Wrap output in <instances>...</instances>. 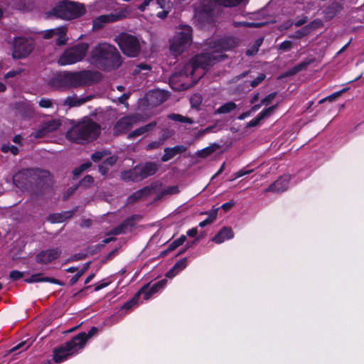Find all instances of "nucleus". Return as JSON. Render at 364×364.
I'll list each match as a JSON object with an SVG mask.
<instances>
[{
    "label": "nucleus",
    "mask_w": 364,
    "mask_h": 364,
    "mask_svg": "<svg viewBox=\"0 0 364 364\" xmlns=\"http://www.w3.org/2000/svg\"><path fill=\"white\" fill-rule=\"evenodd\" d=\"M90 62L108 70H115L122 64L121 56L117 49L108 43H99L90 53Z\"/></svg>",
    "instance_id": "1"
},
{
    "label": "nucleus",
    "mask_w": 364,
    "mask_h": 364,
    "mask_svg": "<svg viewBox=\"0 0 364 364\" xmlns=\"http://www.w3.org/2000/svg\"><path fill=\"white\" fill-rule=\"evenodd\" d=\"M95 80V74L90 70L65 72L58 75L53 80L55 88H77L87 86Z\"/></svg>",
    "instance_id": "2"
},
{
    "label": "nucleus",
    "mask_w": 364,
    "mask_h": 364,
    "mask_svg": "<svg viewBox=\"0 0 364 364\" xmlns=\"http://www.w3.org/2000/svg\"><path fill=\"white\" fill-rule=\"evenodd\" d=\"M100 133L98 124L90 119H85L72 127L66 133V138L70 141L83 144L95 140Z\"/></svg>",
    "instance_id": "3"
},
{
    "label": "nucleus",
    "mask_w": 364,
    "mask_h": 364,
    "mask_svg": "<svg viewBox=\"0 0 364 364\" xmlns=\"http://www.w3.org/2000/svg\"><path fill=\"white\" fill-rule=\"evenodd\" d=\"M218 55H210V53L197 55L184 65L181 75L190 76L193 82L196 83L204 75V70L213 65L218 60Z\"/></svg>",
    "instance_id": "4"
},
{
    "label": "nucleus",
    "mask_w": 364,
    "mask_h": 364,
    "mask_svg": "<svg viewBox=\"0 0 364 364\" xmlns=\"http://www.w3.org/2000/svg\"><path fill=\"white\" fill-rule=\"evenodd\" d=\"M85 13L83 4L69 1L59 2L51 11L46 12L47 18L55 17L63 20H72L82 16Z\"/></svg>",
    "instance_id": "5"
},
{
    "label": "nucleus",
    "mask_w": 364,
    "mask_h": 364,
    "mask_svg": "<svg viewBox=\"0 0 364 364\" xmlns=\"http://www.w3.org/2000/svg\"><path fill=\"white\" fill-rule=\"evenodd\" d=\"M192 43V28L188 25H181L176 28L174 35L169 41V50L172 55L178 56L186 50Z\"/></svg>",
    "instance_id": "6"
},
{
    "label": "nucleus",
    "mask_w": 364,
    "mask_h": 364,
    "mask_svg": "<svg viewBox=\"0 0 364 364\" xmlns=\"http://www.w3.org/2000/svg\"><path fill=\"white\" fill-rule=\"evenodd\" d=\"M48 172L39 169L22 170L13 176L15 185L20 188H28L29 186L39 184Z\"/></svg>",
    "instance_id": "7"
},
{
    "label": "nucleus",
    "mask_w": 364,
    "mask_h": 364,
    "mask_svg": "<svg viewBox=\"0 0 364 364\" xmlns=\"http://www.w3.org/2000/svg\"><path fill=\"white\" fill-rule=\"evenodd\" d=\"M83 334H77L73 338L53 350V360L60 363L82 349Z\"/></svg>",
    "instance_id": "8"
},
{
    "label": "nucleus",
    "mask_w": 364,
    "mask_h": 364,
    "mask_svg": "<svg viewBox=\"0 0 364 364\" xmlns=\"http://www.w3.org/2000/svg\"><path fill=\"white\" fill-rule=\"evenodd\" d=\"M159 164L149 162L135 166L133 169L124 171L122 173L124 180L139 181L142 179L154 175L159 169Z\"/></svg>",
    "instance_id": "9"
},
{
    "label": "nucleus",
    "mask_w": 364,
    "mask_h": 364,
    "mask_svg": "<svg viewBox=\"0 0 364 364\" xmlns=\"http://www.w3.org/2000/svg\"><path fill=\"white\" fill-rule=\"evenodd\" d=\"M88 49V44L80 43L64 51L58 59L61 65H71L81 61L85 56Z\"/></svg>",
    "instance_id": "10"
},
{
    "label": "nucleus",
    "mask_w": 364,
    "mask_h": 364,
    "mask_svg": "<svg viewBox=\"0 0 364 364\" xmlns=\"http://www.w3.org/2000/svg\"><path fill=\"white\" fill-rule=\"evenodd\" d=\"M117 43L122 53L128 57L135 58L140 53L141 41L134 36L122 33L118 37Z\"/></svg>",
    "instance_id": "11"
},
{
    "label": "nucleus",
    "mask_w": 364,
    "mask_h": 364,
    "mask_svg": "<svg viewBox=\"0 0 364 364\" xmlns=\"http://www.w3.org/2000/svg\"><path fill=\"white\" fill-rule=\"evenodd\" d=\"M216 5L213 0H201L195 9L194 20L200 25H203L212 20Z\"/></svg>",
    "instance_id": "12"
},
{
    "label": "nucleus",
    "mask_w": 364,
    "mask_h": 364,
    "mask_svg": "<svg viewBox=\"0 0 364 364\" xmlns=\"http://www.w3.org/2000/svg\"><path fill=\"white\" fill-rule=\"evenodd\" d=\"M13 57L22 58L28 56L33 49L31 39L23 37H17L14 39Z\"/></svg>",
    "instance_id": "13"
},
{
    "label": "nucleus",
    "mask_w": 364,
    "mask_h": 364,
    "mask_svg": "<svg viewBox=\"0 0 364 364\" xmlns=\"http://www.w3.org/2000/svg\"><path fill=\"white\" fill-rule=\"evenodd\" d=\"M127 15L128 11L126 10H122L116 14L101 15L93 20V28L100 29L106 23L123 19L126 18Z\"/></svg>",
    "instance_id": "14"
},
{
    "label": "nucleus",
    "mask_w": 364,
    "mask_h": 364,
    "mask_svg": "<svg viewBox=\"0 0 364 364\" xmlns=\"http://www.w3.org/2000/svg\"><path fill=\"white\" fill-rule=\"evenodd\" d=\"M61 125L59 119H51L42 123L38 129L33 132L31 135L35 139H40L47 136L48 134L57 130Z\"/></svg>",
    "instance_id": "15"
},
{
    "label": "nucleus",
    "mask_w": 364,
    "mask_h": 364,
    "mask_svg": "<svg viewBox=\"0 0 364 364\" xmlns=\"http://www.w3.org/2000/svg\"><path fill=\"white\" fill-rule=\"evenodd\" d=\"M237 45L238 41L235 38H228L226 39L220 41L217 43H215V45L211 47L213 49V50L212 52H210L209 53L210 54V55H218L219 57L217 61H219L222 58V55L219 54L220 50H230L236 47Z\"/></svg>",
    "instance_id": "16"
},
{
    "label": "nucleus",
    "mask_w": 364,
    "mask_h": 364,
    "mask_svg": "<svg viewBox=\"0 0 364 364\" xmlns=\"http://www.w3.org/2000/svg\"><path fill=\"white\" fill-rule=\"evenodd\" d=\"M139 121V117L136 115H131L120 119L114 127V132L116 134L123 133L131 129L134 124Z\"/></svg>",
    "instance_id": "17"
},
{
    "label": "nucleus",
    "mask_w": 364,
    "mask_h": 364,
    "mask_svg": "<svg viewBox=\"0 0 364 364\" xmlns=\"http://www.w3.org/2000/svg\"><path fill=\"white\" fill-rule=\"evenodd\" d=\"M166 284V279H162L151 286H144L136 294H139V296L143 294L144 300H149L153 294L157 293L160 289H162Z\"/></svg>",
    "instance_id": "18"
},
{
    "label": "nucleus",
    "mask_w": 364,
    "mask_h": 364,
    "mask_svg": "<svg viewBox=\"0 0 364 364\" xmlns=\"http://www.w3.org/2000/svg\"><path fill=\"white\" fill-rule=\"evenodd\" d=\"M61 251L58 248L47 250L38 253L36 257V260L40 264H48L57 259Z\"/></svg>",
    "instance_id": "19"
},
{
    "label": "nucleus",
    "mask_w": 364,
    "mask_h": 364,
    "mask_svg": "<svg viewBox=\"0 0 364 364\" xmlns=\"http://www.w3.org/2000/svg\"><path fill=\"white\" fill-rule=\"evenodd\" d=\"M290 181V176L284 175L278 178L274 183L271 184L266 190L265 192H273L279 193L287 190L289 183Z\"/></svg>",
    "instance_id": "20"
},
{
    "label": "nucleus",
    "mask_w": 364,
    "mask_h": 364,
    "mask_svg": "<svg viewBox=\"0 0 364 364\" xmlns=\"http://www.w3.org/2000/svg\"><path fill=\"white\" fill-rule=\"evenodd\" d=\"M277 107V105H275L271 106V107L264 109L255 119L250 121L247 124L246 127H256V126L259 125L260 122L262 119L269 117L273 113V112L276 109Z\"/></svg>",
    "instance_id": "21"
},
{
    "label": "nucleus",
    "mask_w": 364,
    "mask_h": 364,
    "mask_svg": "<svg viewBox=\"0 0 364 364\" xmlns=\"http://www.w3.org/2000/svg\"><path fill=\"white\" fill-rule=\"evenodd\" d=\"M167 99V95L162 90H153L147 95V100L152 105L163 103Z\"/></svg>",
    "instance_id": "22"
},
{
    "label": "nucleus",
    "mask_w": 364,
    "mask_h": 364,
    "mask_svg": "<svg viewBox=\"0 0 364 364\" xmlns=\"http://www.w3.org/2000/svg\"><path fill=\"white\" fill-rule=\"evenodd\" d=\"M186 149V147L182 145H178L171 148H165L164 154L161 157V161L163 162H166L173 159L177 154L185 152Z\"/></svg>",
    "instance_id": "23"
},
{
    "label": "nucleus",
    "mask_w": 364,
    "mask_h": 364,
    "mask_svg": "<svg viewBox=\"0 0 364 364\" xmlns=\"http://www.w3.org/2000/svg\"><path fill=\"white\" fill-rule=\"evenodd\" d=\"M234 233L230 228H223L212 239V241L217 244L223 243L226 240L232 239Z\"/></svg>",
    "instance_id": "24"
},
{
    "label": "nucleus",
    "mask_w": 364,
    "mask_h": 364,
    "mask_svg": "<svg viewBox=\"0 0 364 364\" xmlns=\"http://www.w3.org/2000/svg\"><path fill=\"white\" fill-rule=\"evenodd\" d=\"M154 3H156L159 8L162 9L161 11L158 12L156 16L159 18H165L168 13L171 11L172 9V3L170 0H155Z\"/></svg>",
    "instance_id": "25"
},
{
    "label": "nucleus",
    "mask_w": 364,
    "mask_h": 364,
    "mask_svg": "<svg viewBox=\"0 0 364 364\" xmlns=\"http://www.w3.org/2000/svg\"><path fill=\"white\" fill-rule=\"evenodd\" d=\"M92 97H93L92 95H89V96L84 97H77L76 96H70V97H68L65 100L64 104L70 107H78V106H80V105L86 103L87 102L91 100L92 99Z\"/></svg>",
    "instance_id": "26"
},
{
    "label": "nucleus",
    "mask_w": 364,
    "mask_h": 364,
    "mask_svg": "<svg viewBox=\"0 0 364 364\" xmlns=\"http://www.w3.org/2000/svg\"><path fill=\"white\" fill-rule=\"evenodd\" d=\"M156 122H151L149 124L141 127L133 132H130L128 135V138L132 139H134L139 136H141L151 130H152L156 127Z\"/></svg>",
    "instance_id": "27"
},
{
    "label": "nucleus",
    "mask_w": 364,
    "mask_h": 364,
    "mask_svg": "<svg viewBox=\"0 0 364 364\" xmlns=\"http://www.w3.org/2000/svg\"><path fill=\"white\" fill-rule=\"evenodd\" d=\"M73 211H64L60 213H56L50 215L48 216V220L51 223H63L65 220L70 218L73 215Z\"/></svg>",
    "instance_id": "28"
},
{
    "label": "nucleus",
    "mask_w": 364,
    "mask_h": 364,
    "mask_svg": "<svg viewBox=\"0 0 364 364\" xmlns=\"http://www.w3.org/2000/svg\"><path fill=\"white\" fill-rule=\"evenodd\" d=\"M187 265V260L183 258L177 262L175 265L167 272L166 277L172 278L175 277L179 272L186 268Z\"/></svg>",
    "instance_id": "29"
},
{
    "label": "nucleus",
    "mask_w": 364,
    "mask_h": 364,
    "mask_svg": "<svg viewBox=\"0 0 364 364\" xmlns=\"http://www.w3.org/2000/svg\"><path fill=\"white\" fill-rule=\"evenodd\" d=\"M26 282L28 283L48 282L53 284H61L59 280L54 278L43 277L41 274L32 275L30 278L26 279Z\"/></svg>",
    "instance_id": "30"
},
{
    "label": "nucleus",
    "mask_w": 364,
    "mask_h": 364,
    "mask_svg": "<svg viewBox=\"0 0 364 364\" xmlns=\"http://www.w3.org/2000/svg\"><path fill=\"white\" fill-rule=\"evenodd\" d=\"M55 35L58 36L56 40V44L58 46H62L66 43L68 38L66 36L67 28L65 26H60L55 28Z\"/></svg>",
    "instance_id": "31"
},
{
    "label": "nucleus",
    "mask_w": 364,
    "mask_h": 364,
    "mask_svg": "<svg viewBox=\"0 0 364 364\" xmlns=\"http://www.w3.org/2000/svg\"><path fill=\"white\" fill-rule=\"evenodd\" d=\"M237 105L233 102H228L220 107H218L215 111V114H228L236 109Z\"/></svg>",
    "instance_id": "32"
},
{
    "label": "nucleus",
    "mask_w": 364,
    "mask_h": 364,
    "mask_svg": "<svg viewBox=\"0 0 364 364\" xmlns=\"http://www.w3.org/2000/svg\"><path fill=\"white\" fill-rule=\"evenodd\" d=\"M150 191L151 190L149 188H144L139 191H137L128 198V200L129 202H134L138 199L146 196L149 194Z\"/></svg>",
    "instance_id": "33"
},
{
    "label": "nucleus",
    "mask_w": 364,
    "mask_h": 364,
    "mask_svg": "<svg viewBox=\"0 0 364 364\" xmlns=\"http://www.w3.org/2000/svg\"><path fill=\"white\" fill-rule=\"evenodd\" d=\"M311 62H312V60L304 61V62L300 63L299 64L296 65L294 68H291L288 71V75H294L301 70H305Z\"/></svg>",
    "instance_id": "34"
},
{
    "label": "nucleus",
    "mask_w": 364,
    "mask_h": 364,
    "mask_svg": "<svg viewBox=\"0 0 364 364\" xmlns=\"http://www.w3.org/2000/svg\"><path fill=\"white\" fill-rule=\"evenodd\" d=\"M263 42V38H260L256 40L254 45L246 51V55L248 56H252L255 55L259 50V48L261 46L262 43Z\"/></svg>",
    "instance_id": "35"
},
{
    "label": "nucleus",
    "mask_w": 364,
    "mask_h": 364,
    "mask_svg": "<svg viewBox=\"0 0 364 364\" xmlns=\"http://www.w3.org/2000/svg\"><path fill=\"white\" fill-rule=\"evenodd\" d=\"M90 266V262H87L83 264L82 268L77 272V273L74 275L70 280V284L71 285L75 284L79 278L87 270L88 267Z\"/></svg>",
    "instance_id": "36"
},
{
    "label": "nucleus",
    "mask_w": 364,
    "mask_h": 364,
    "mask_svg": "<svg viewBox=\"0 0 364 364\" xmlns=\"http://www.w3.org/2000/svg\"><path fill=\"white\" fill-rule=\"evenodd\" d=\"M311 33L309 27L307 26H304L302 28L296 31L294 34L291 35L289 37L292 38L300 39L304 36H308Z\"/></svg>",
    "instance_id": "37"
},
{
    "label": "nucleus",
    "mask_w": 364,
    "mask_h": 364,
    "mask_svg": "<svg viewBox=\"0 0 364 364\" xmlns=\"http://www.w3.org/2000/svg\"><path fill=\"white\" fill-rule=\"evenodd\" d=\"M168 118L173 121L180 122L183 123L193 124V122L191 119L178 114H171L168 115Z\"/></svg>",
    "instance_id": "38"
},
{
    "label": "nucleus",
    "mask_w": 364,
    "mask_h": 364,
    "mask_svg": "<svg viewBox=\"0 0 364 364\" xmlns=\"http://www.w3.org/2000/svg\"><path fill=\"white\" fill-rule=\"evenodd\" d=\"M243 0H213L215 4L225 6H234L240 4Z\"/></svg>",
    "instance_id": "39"
},
{
    "label": "nucleus",
    "mask_w": 364,
    "mask_h": 364,
    "mask_svg": "<svg viewBox=\"0 0 364 364\" xmlns=\"http://www.w3.org/2000/svg\"><path fill=\"white\" fill-rule=\"evenodd\" d=\"M167 137L168 136L163 135L158 140L149 143L146 146V149L147 151H149V150L156 149L159 148L164 143V141L167 139Z\"/></svg>",
    "instance_id": "40"
},
{
    "label": "nucleus",
    "mask_w": 364,
    "mask_h": 364,
    "mask_svg": "<svg viewBox=\"0 0 364 364\" xmlns=\"http://www.w3.org/2000/svg\"><path fill=\"white\" fill-rule=\"evenodd\" d=\"M186 240V237L185 235H181L179 238L173 241L168 247V251H172L181 245Z\"/></svg>",
    "instance_id": "41"
},
{
    "label": "nucleus",
    "mask_w": 364,
    "mask_h": 364,
    "mask_svg": "<svg viewBox=\"0 0 364 364\" xmlns=\"http://www.w3.org/2000/svg\"><path fill=\"white\" fill-rule=\"evenodd\" d=\"M341 5L338 3H335L332 5V8L329 7L326 10V14L328 16V18H332L336 15L337 12L341 10Z\"/></svg>",
    "instance_id": "42"
},
{
    "label": "nucleus",
    "mask_w": 364,
    "mask_h": 364,
    "mask_svg": "<svg viewBox=\"0 0 364 364\" xmlns=\"http://www.w3.org/2000/svg\"><path fill=\"white\" fill-rule=\"evenodd\" d=\"M109 153L104 150L101 151H97L92 154L91 159L95 162H98L99 161L103 159L105 157H106Z\"/></svg>",
    "instance_id": "43"
},
{
    "label": "nucleus",
    "mask_w": 364,
    "mask_h": 364,
    "mask_svg": "<svg viewBox=\"0 0 364 364\" xmlns=\"http://www.w3.org/2000/svg\"><path fill=\"white\" fill-rule=\"evenodd\" d=\"M1 151L4 153L11 151L14 155H16L18 152V149L14 145L6 144L2 146Z\"/></svg>",
    "instance_id": "44"
},
{
    "label": "nucleus",
    "mask_w": 364,
    "mask_h": 364,
    "mask_svg": "<svg viewBox=\"0 0 364 364\" xmlns=\"http://www.w3.org/2000/svg\"><path fill=\"white\" fill-rule=\"evenodd\" d=\"M97 332V328L96 327H92L90 331L89 332L87 333V334H86L85 333H80V334H83V343H82V348H84L85 345V343L86 341L90 338L91 337H92L94 335H95Z\"/></svg>",
    "instance_id": "45"
},
{
    "label": "nucleus",
    "mask_w": 364,
    "mask_h": 364,
    "mask_svg": "<svg viewBox=\"0 0 364 364\" xmlns=\"http://www.w3.org/2000/svg\"><path fill=\"white\" fill-rule=\"evenodd\" d=\"M151 70V67L145 63H140L136 65L133 73L134 75L139 74L142 71H149Z\"/></svg>",
    "instance_id": "46"
},
{
    "label": "nucleus",
    "mask_w": 364,
    "mask_h": 364,
    "mask_svg": "<svg viewBox=\"0 0 364 364\" xmlns=\"http://www.w3.org/2000/svg\"><path fill=\"white\" fill-rule=\"evenodd\" d=\"M139 298V294H136L132 299H131L130 301H127V303H125L124 304L122 308L125 309L127 310H129V309L132 308V306H134L138 303Z\"/></svg>",
    "instance_id": "47"
},
{
    "label": "nucleus",
    "mask_w": 364,
    "mask_h": 364,
    "mask_svg": "<svg viewBox=\"0 0 364 364\" xmlns=\"http://www.w3.org/2000/svg\"><path fill=\"white\" fill-rule=\"evenodd\" d=\"M323 23L322 21L319 19H316L311 21L310 23H309L307 27H309V29L311 32L312 31L317 29L318 28H321L322 26Z\"/></svg>",
    "instance_id": "48"
},
{
    "label": "nucleus",
    "mask_w": 364,
    "mask_h": 364,
    "mask_svg": "<svg viewBox=\"0 0 364 364\" xmlns=\"http://www.w3.org/2000/svg\"><path fill=\"white\" fill-rule=\"evenodd\" d=\"M38 104L43 108H50L53 105V102L50 99L42 98L40 100Z\"/></svg>",
    "instance_id": "49"
},
{
    "label": "nucleus",
    "mask_w": 364,
    "mask_h": 364,
    "mask_svg": "<svg viewBox=\"0 0 364 364\" xmlns=\"http://www.w3.org/2000/svg\"><path fill=\"white\" fill-rule=\"evenodd\" d=\"M215 151V148L213 146L206 147L198 152L200 157H207L210 155Z\"/></svg>",
    "instance_id": "50"
},
{
    "label": "nucleus",
    "mask_w": 364,
    "mask_h": 364,
    "mask_svg": "<svg viewBox=\"0 0 364 364\" xmlns=\"http://www.w3.org/2000/svg\"><path fill=\"white\" fill-rule=\"evenodd\" d=\"M266 77L265 74L260 73L255 80L251 81L250 85L252 87H255L259 85Z\"/></svg>",
    "instance_id": "51"
},
{
    "label": "nucleus",
    "mask_w": 364,
    "mask_h": 364,
    "mask_svg": "<svg viewBox=\"0 0 364 364\" xmlns=\"http://www.w3.org/2000/svg\"><path fill=\"white\" fill-rule=\"evenodd\" d=\"M252 171H253V169H247L246 168H244L234 173V175H233L234 178L232 180L240 178L241 176H243L245 175L251 173Z\"/></svg>",
    "instance_id": "52"
},
{
    "label": "nucleus",
    "mask_w": 364,
    "mask_h": 364,
    "mask_svg": "<svg viewBox=\"0 0 364 364\" xmlns=\"http://www.w3.org/2000/svg\"><path fill=\"white\" fill-rule=\"evenodd\" d=\"M94 180L91 176H85L82 181L80 182V186L87 187L93 183Z\"/></svg>",
    "instance_id": "53"
},
{
    "label": "nucleus",
    "mask_w": 364,
    "mask_h": 364,
    "mask_svg": "<svg viewBox=\"0 0 364 364\" xmlns=\"http://www.w3.org/2000/svg\"><path fill=\"white\" fill-rule=\"evenodd\" d=\"M117 160V157L115 155L109 156L103 161V164L107 165L109 167H112Z\"/></svg>",
    "instance_id": "54"
},
{
    "label": "nucleus",
    "mask_w": 364,
    "mask_h": 364,
    "mask_svg": "<svg viewBox=\"0 0 364 364\" xmlns=\"http://www.w3.org/2000/svg\"><path fill=\"white\" fill-rule=\"evenodd\" d=\"M178 192V188L177 186H170L165 188L162 193L163 195H173L176 194Z\"/></svg>",
    "instance_id": "55"
},
{
    "label": "nucleus",
    "mask_w": 364,
    "mask_h": 364,
    "mask_svg": "<svg viewBox=\"0 0 364 364\" xmlns=\"http://www.w3.org/2000/svg\"><path fill=\"white\" fill-rule=\"evenodd\" d=\"M292 47V43L290 41H285L279 46V49L283 51H288Z\"/></svg>",
    "instance_id": "56"
},
{
    "label": "nucleus",
    "mask_w": 364,
    "mask_h": 364,
    "mask_svg": "<svg viewBox=\"0 0 364 364\" xmlns=\"http://www.w3.org/2000/svg\"><path fill=\"white\" fill-rule=\"evenodd\" d=\"M346 90L343 89L341 91H338V92H334L333 94H331V95L326 97V98L324 99H322L321 100H320L319 103H321L323 102V101L325 100H328V101H333L336 97H338L341 95V94L342 92H343Z\"/></svg>",
    "instance_id": "57"
},
{
    "label": "nucleus",
    "mask_w": 364,
    "mask_h": 364,
    "mask_svg": "<svg viewBox=\"0 0 364 364\" xmlns=\"http://www.w3.org/2000/svg\"><path fill=\"white\" fill-rule=\"evenodd\" d=\"M218 209V208L213 209L211 212L209 213L208 218L205 219L208 221L210 224L215 221V220L216 219Z\"/></svg>",
    "instance_id": "58"
},
{
    "label": "nucleus",
    "mask_w": 364,
    "mask_h": 364,
    "mask_svg": "<svg viewBox=\"0 0 364 364\" xmlns=\"http://www.w3.org/2000/svg\"><path fill=\"white\" fill-rule=\"evenodd\" d=\"M276 95L277 93L276 92H272L269 95H268L267 96H266L264 99L262 100V104L263 105H268L271 101L274 99V97H276Z\"/></svg>",
    "instance_id": "59"
},
{
    "label": "nucleus",
    "mask_w": 364,
    "mask_h": 364,
    "mask_svg": "<svg viewBox=\"0 0 364 364\" xmlns=\"http://www.w3.org/2000/svg\"><path fill=\"white\" fill-rule=\"evenodd\" d=\"M30 343L27 344L26 342H21L15 347H14L12 349H11V352H14L17 350L22 349L23 350H25L28 348L30 346Z\"/></svg>",
    "instance_id": "60"
},
{
    "label": "nucleus",
    "mask_w": 364,
    "mask_h": 364,
    "mask_svg": "<svg viewBox=\"0 0 364 364\" xmlns=\"http://www.w3.org/2000/svg\"><path fill=\"white\" fill-rule=\"evenodd\" d=\"M23 274L21 272L14 270L10 272V278L13 280H17L23 277Z\"/></svg>",
    "instance_id": "61"
},
{
    "label": "nucleus",
    "mask_w": 364,
    "mask_h": 364,
    "mask_svg": "<svg viewBox=\"0 0 364 364\" xmlns=\"http://www.w3.org/2000/svg\"><path fill=\"white\" fill-rule=\"evenodd\" d=\"M90 165H91V164L90 162L82 164L80 166L79 169L75 170L74 174L78 175L81 171H85L86 169H87L90 166Z\"/></svg>",
    "instance_id": "62"
},
{
    "label": "nucleus",
    "mask_w": 364,
    "mask_h": 364,
    "mask_svg": "<svg viewBox=\"0 0 364 364\" xmlns=\"http://www.w3.org/2000/svg\"><path fill=\"white\" fill-rule=\"evenodd\" d=\"M110 167H109L107 165L102 163L99 165V171L102 175L107 174Z\"/></svg>",
    "instance_id": "63"
},
{
    "label": "nucleus",
    "mask_w": 364,
    "mask_h": 364,
    "mask_svg": "<svg viewBox=\"0 0 364 364\" xmlns=\"http://www.w3.org/2000/svg\"><path fill=\"white\" fill-rule=\"evenodd\" d=\"M55 35V28L47 30L43 33V37L46 39L50 38Z\"/></svg>",
    "instance_id": "64"
}]
</instances>
